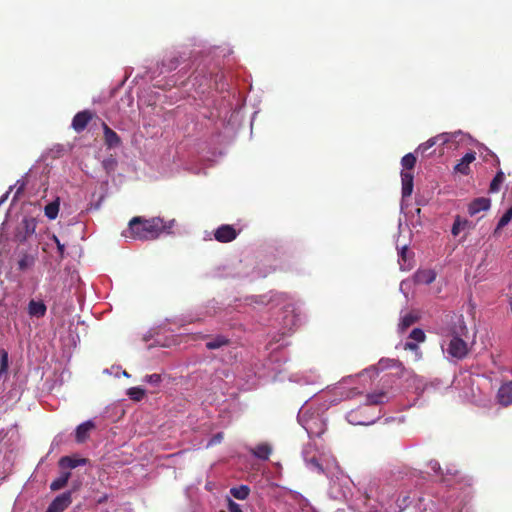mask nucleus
I'll use <instances>...</instances> for the list:
<instances>
[{
	"mask_svg": "<svg viewBox=\"0 0 512 512\" xmlns=\"http://www.w3.org/2000/svg\"><path fill=\"white\" fill-rule=\"evenodd\" d=\"M86 463H87V459H85V458L64 456V457L60 458L58 465L62 470H67V469H74L81 465H85Z\"/></svg>",
	"mask_w": 512,
	"mask_h": 512,
	"instance_id": "nucleus-12",
	"label": "nucleus"
},
{
	"mask_svg": "<svg viewBox=\"0 0 512 512\" xmlns=\"http://www.w3.org/2000/svg\"><path fill=\"white\" fill-rule=\"evenodd\" d=\"M59 207H60L59 199H56L55 201L50 202L44 208L45 216L50 220L56 219V217L58 216Z\"/></svg>",
	"mask_w": 512,
	"mask_h": 512,
	"instance_id": "nucleus-20",
	"label": "nucleus"
},
{
	"mask_svg": "<svg viewBox=\"0 0 512 512\" xmlns=\"http://www.w3.org/2000/svg\"><path fill=\"white\" fill-rule=\"evenodd\" d=\"M230 340L224 336H217L206 343V348L209 350L219 349L225 345H228Z\"/></svg>",
	"mask_w": 512,
	"mask_h": 512,
	"instance_id": "nucleus-22",
	"label": "nucleus"
},
{
	"mask_svg": "<svg viewBox=\"0 0 512 512\" xmlns=\"http://www.w3.org/2000/svg\"><path fill=\"white\" fill-rule=\"evenodd\" d=\"M496 398L498 403L503 407L512 405V380L504 382L499 387Z\"/></svg>",
	"mask_w": 512,
	"mask_h": 512,
	"instance_id": "nucleus-5",
	"label": "nucleus"
},
{
	"mask_svg": "<svg viewBox=\"0 0 512 512\" xmlns=\"http://www.w3.org/2000/svg\"><path fill=\"white\" fill-rule=\"evenodd\" d=\"M416 278L418 282L430 284L435 280L436 275L433 271L427 270L417 273Z\"/></svg>",
	"mask_w": 512,
	"mask_h": 512,
	"instance_id": "nucleus-26",
	"label": "nucleus"
},
{
	"mask_svg": "<svg viewBox=\"0 0 512 512\" xmlns=\"http://www.w3.org/2000/svg\"><path fill=\"white\" fill-rule=\"evenodd\" d=\"M406 252H407V247H403L401 252H400V256L403 260L406 259Z\"/></svg>",
	"mask_w": 512,
	"mask_h": 512,
	"instance_id": "nucleus-39",
	"label": "nucleus"
},
{
	"mask_svg": "<svg viewBox=\"0 0 512 512\" xmlns=\"http://www.w3.org/2000/svg\"><path fill=\"white\" fill-rule=\"evenodd\" d=\"M1 204H2V203L0 202V205H1Z\"/></svg>",
	"mask_w": 512,
	"mask_h": 512,
	"instance_id": "nucleus-44",
	"label": "nucleus"
},
{
	"mask_svg": "<svg viewBox=\"0 0 512 512\" xmlns=\"http://www.w3.org/2000/svg\"><path fill=\"white\" fill-rule=\"evenodd\" d=\"M95 429L93 421L88 420L77 426L75 430V440L77 443H84L88 438L90 432Z\"/></svg>",
	"mask_w": 512,
	"mask_h": 512,
	"instance_id": "nucleus-10",
	"label": "nucleus"
},
{
	"mask_svg": "<svg viewBox=\"0 0 512 512\" xmlns=\"http://www.w3.org/2000/svg\"><path fill=\"white\" fill-rule=\"evenodd\" d=\"M413 174L411 172L403 170L401 172L402 181V197L406 198L411 196L413 192Z\"/></svg>",
	"mask_w": 512,
	"mask_h": 512,
	"instance_id": "nucleus-13",
	"label": "nucleus"
},
{
	"mask_svg": "<svg viewBox=\"0 0 512 512\" xmlns=\"http://www.w3.org/2000/svg\"><path fill=\"white\" fill-rule=\"evenodd\" d=\"M76 490L66 491L57 497L49 504L45 512H64L72 503V493Z\"/></svg>",
	"mask_w": 512,
	"mask_h": 512,
	"instance_id": "nucleus-4",
	"label": "nucleus"
},
{
	"mask_svg": "<svg viewBox=\"0 0 512 512\" xmlns=\"http://www.w3.org/2000/svg\"><path fill=\"white\" fill-rule=\"evenodd\" d=\"M51 239L57 246V250L59 253V259L60 260L64 259L65 245L63 243H61L59 238L54 234L52 235Z\"/></svg>",
	"mask_w": 512,
	"mask_h": 512,
	"instance_id": "nucleus-34",
	"label": "nucleus"
},
{
	"mask_svg": "<svg viewBox=\"0 0 512 512\" xmlns=\"http://www.w3.org/2000/svg\"><path fill=\"white\" fill-rule=\"evenodd\" d=\"M361 412V409H359L358 411L356 412H352L349 414V421L351 423H354V424H359V425H369L371 423H373L374 421L373 420H368V421H365V420H358L357 419V414Z\"/></svg>",
	"mask_w": 512,
	"mask_h": 512,
	"instance_id": "nucleus-33",
	"label": "nucleus"
},
{
	"mask_svg": "<svg viewBox=\"0 0 512 512\" xmlns=\"http://www.w3.org/2000/svg\"><path fill=\"white\" fill-rule=\"evenodd\" d=\"M127 395L133 401H141L145 395V390L141 387H131L127 390Z\"/></svg>",
	"mask_w": 512,
	"mask_h": 512,
	"instance_id": "nucleus-27",
	"label": "nucleus"
},
{
	"mask_svg": "<svg viewBox=\"0 0 512 512\" xmlns=\"http://www.w3.org/2000/svg\"><path fill=\"white\" fill-rule=\"evenodd\" d=\"M37 222L35 218L25 216L17 226L14 238L18 242H25L32 234L35 233Z\"/></svg>",
	"mask_w": 512,
	"mask_h": 512,
	"instance_id": "nucleus-2",
	"label": "nucleus"
},
{
	"mask_svg": "<svg viewBox=\"0 0 512 512\" xmlns=\"http://www.w3.org/2000/svg\"><path fill=\"white\" fill-rule=\"evenodd\" d=\"M504 179H505L504 173L502 171H498L490 183L489 191L491 193L498 192L500 190V187H501Z\"/></svg>",
	"mask_w": 512,
	"mask_h": 512,
	"instance_id": "nucleus-24",
	"label": "nucleus"
},
{
	"mask_svg": "<svg viewBox=\"0 0 512 512\" xmlns=\"http://www.w3.org/2000/svg\"><path fill=\"white\" fill-rule=\"evenodd\" d=\"M404 348L406 350H417L418 349V345L415 342H406L405 345H404Z\"/></svg>",
	"mask_w": 512,
	"mask_h": 512,
	"instance_id": "nucleus-38",
	"label": "nucleus"
},
{
	"mask_svg": "<svg viewBox=\"0 0 512 512\" xmlns=\"http://www.w3.org/2000/svg\"><path fill=\"white\" fill-rule=\"evenodd\" d=\"M230 494L238 500H245L250 494V488L247 485L232 487L230 489Z\"/></svg>",
	"mask_w": 512,
	"mask_h": 512,
	"instance_id": "nucleus-19",
	"label": "nucleus"
},
{
	"mask_svg": "<svg viewBox=\"0 0 512 512\" xmlns=\"http://www.w3.org/2000/svg\"><path fill=\"white\" fill-rule=\"evenodd\" d=\"M470 227V222L466 219H462L460 216H456L452 225L451 233L453 236H457L460 232Z\"/></svg>",
	"mask_w": 512,
	"mask_h": 512,
	"instance_id": "nucleus-21",
	"label": "nucleus"
},
{
	"mask_svg": "<svg viewBox=\"0 0 512 512\" xmlns=\"http://www.w3.org/2000/svg\"><path fill=\"white\" fill-rule=\"evenodd\" d=\"M35 263V258L32 255L24 254L18 261V269L25 271L32 267Z\"/></svg>",
	"mask_w": 512,
	"mask_h": 512,
	"instance_id": "nucleus-25",
	"label": "nucleus"
},
{
	"mask_svg": "<svg viewBox=\"0 0 512 512\" xmlns=\"http://www.w3.org/2000/svg\"><path fill=\"white\" fill-rule=\"evenodd\" d=\"M387 400V394L384 391L369 393L366 396V405H379Z\"/></svg>",
	"mask_w": 512,
	"mask_h": 512,
	"instance_id": "nucleus-18",
	"label": "nucleus"
},
{
	"mask_svg": "<svg viewBox=\"0 0 512 512\" xmlns=\"http://www.w3.org/2000/svg\"><path fill=\"white\" fill-rule=\"evenodd\" d=\"M401 164L405 170H412L416 164V157L414 154L408 153L402 157Z\"/></svg>",
	"mask_w": 512,
	"mask_h": 512,
	"instance_id": "nucleus-29",
	"label": "nucleus"
},
{
	"mask_svg": "<svg viewBox=\"0 0 512 512\" xmlns=\"http://www.w3.org/2000/svg\"><path fill=\"white\" fill-rule=\"evenodd\" d=\"M70 477H71V473L69 471H63L58 478H56L55 480H53L51 482L50 489L52 491L61 490L62 488H64L67 485Z\"/></svg>",
	"mask_w": 512,
	"mask_h": 512,
	"instance_id": "nucleus-17",
	"label": "nucleus"
},
{
	"mask_svg": "<svg viewBox=\"0 0 512 512\" xmlns=\"http://www.w3.org/2000/svg\"><path fill=\"white\" fill-rule=\"evenodd\" d=\"M446 350L451 357L456 359L465 358L469 352L468 344L460 336H453Z\"/></svg>",
	"mask_w": 512,
	"mask_h": 512,
	"instance_id": "nucleus-3",
	"label": "nucleus"
},
{
	"mask_svg": "<svg viewBox=\"0 0 512 512\" xmlns=\"http://www.w3.org/2000/svg\"><path fill=\"white\" fill-rule=\"evenodd\" d=\"M238 233L235 228L231 225H221L214 232V237L217 241L227 243L233 241L237 237Z\"/></svg>",
	"mask_w": 512,
	"mask_h": 512,
	"instance_id": "nucleus-7",
	"label": "nucleus"
},
{
	"mask_svg": "<svg viewBox=\"0 0 512 512\" xmlns=\"http://www.w3.org/2000/svg\"><path fill=\"white\" fill-rule=\"evenodd\" d=\"M409 338L414 340L415 342H424L425 341V333L422 329L420 328H414L410 335H409Z\"/></svg>",
	"mask_w": 512,
	"mask_h": 512,
	"instance_id": "nucleus-31",
	"label": "nucleus"
},
{
	"mask_svg": "<svg viewBox=\"0 0 512 512\" xmlns=\"http://www.w3.org/2000/svg\"><path fill=\"white\" fill-rule=\"evenodd\" d=\"M511 220H512V207L507 209L506 212L499 219L498 224L494 230V235H499L501 229H503Z\"/></svg>",
	"mask_w": 512,
	"mask_h": 512,
	"instance_id": "nucleus-23",
	"label": "nucleus"
},
{
	"mask_svg": "<svg viewBox=\"0 0 512 512\" xmlns=\"http://www.w3.org/2000/svg\"><path fill=\"white\" fill-rule=\"evenodd\" d=\"M104 143L108 148L118 147L121 144V138L105 122L102 123Z\"/></svg>",
	"mask_w": 512,
	"mask_h": 512,
	"instance_id": "nucleus-11",
	"label": "nucleus"
},
{
	"mask_svg": "<svg viewBox=\"0 0 512 512\" xmlns=\"http://www.w3.org/2000/svg\"><path fill=\"white\" fill-rule=\"evenodd\" d=\"M476 159V152L471 151L466 153L460 161L455 165L454 170L462 175L470 173V164Z\"/></svg>",
	"mask_w": 512,
	"mask_h": 512,
	"instance_id": "nucleus-8",
	"label": "nucleus"
},
{
	"mask_svg": "<svg viewBox=\"0 0 512 512\" xmlns=\"http://www.w3.org/2000/svg\"><path fill=\"white\" fill-rule=\"evenodd\" d=\"M179 59L176 56H171L165 60H163L162 65L167 68V70L171 71L177 68L179 65Z\"/></svg>",
	"mask_w": 512,
	"mask_h": 512,
	"instance_id": "nucleus-32",
	"label": "nucleus"
},
{
	"mask_svg": "<svg viewBox=\"0 0 512 512\" xmlns=\"http://www.w3.org/2000/svg\"><path fill=\"white\" fill-rule=\"evenodd\" d=\"M175 226V220L165 221L161 217H152L149 219L141 216L133 217L128 223V229L123 235L134 240H154L162 233H172Z\"/></svg>",
	"mask_w": 512,
	"mask_h": 512,
	"instance_id": "nucleus-1",
	"label": "nucleus"
},
{
	"mask_svg": "<svg viewBox=\"0 0 512 512\" xmlns=\"http://www.w3.org/2000/svg\"><path fill=\"white\" fill-rule=\"evenodd\" d=\"M107 498H108V496H107V495H104V496H102V497H100V498L98 499L97 503H98V504H102V503H104V502H106V501H107Z\"/></svg>",
	"mask_w": 512,
	"mask_h": 512,
	"instance_id": "nucleus-40",
	"label": "nucleus"
},
{
	"mask_svg": "<svg viewBox=\"0 0 512 512\" xmlns=\"http://www.w3.org/2000/svg\"><path fill=\"white\" fill-rule=\"evenodd\" d=\"M222 439H223V433H221V432H220V433H217V434H215V435L211 438V440H210L209 444L211 445V444H217V443H220V442L222 441Z\"/></svg>",
	"mask_w": 512,
	"mask_h": 512,
	"instance_id": "nucleus-37",
	"label": "nucleus"
},
{
	"mask_svg": "<svg viewBox=\"0 0 512 512\" xmlns=\"http://www.w3.org/2000/svg\"><path fill=\"white\" fill-rule=\"evenodd\" d=\"M9 192H6L2 197L0 198V202L3 203L7 200Z\"/></svg>",
	"mask_w": 512,
	"mask_h": 512,
	"instance_id": "nucleus-41",
	"label": "nucleus"
},
{
	"mask_svg": "<svg viewBox=\"0 0 512 512\" xmlns=\"http://www.w3.org/2000/svg\"><path fill=\"white\" fill-rule=\"evenodd\" d=\"M438 141H441L442 144H445L448 141L446 134H440V135L430 138L426 142L420 144L417 151H420L422 154H424L431 147H433Z\"/></svg>",
	"mask_w": 512,
	"mask_h": 512,
	"instance_id": "nucleus-15",
	"label": "nucleus"
},
{
	"mask_svg": "<svg viewBox=\"0 0 512 512\" xmlns=\"http://www.w3.org/2000/svg\"><path fill=\"white\" fill-rule=\"evenodd\" d=\"M47 308L43 301L31 300L28 304V313L31 317L41 318L46 314Z\"/></svg>",
	"mask_w": 512,
	"mask_h": 512,
	"instance_id": "nucleus-14",
	"label": "nucleus"
},
{
	"mask_svg": "<svg viewBox=\"0 0 512 512\" xmlns=\"http://www.w3.org/2000/svg\"><path fill=\"white\" fill-rule=\"evenodd\" d=\"M491 207V200L486 197L475 198L468 206V213L471 216L478 214L481 211H487Z\"/></svg>",
	"mask_w": 512,
	"mask_h": 512,
	"instance_id": "nucleus-9",
	"label": "nucleus"
},
{
	"mask_svg": "<svg viewBox=\"0 0 512 512\" xmlns=\"http://www.w3.org/2000/svg\"><path fill=\"white\" fill-rule=\"evenodd\" d=\"M227 508L229 512H243L241 506L231 499H228Z\"/></svg>",
	"mask_w": 512,
	"mask_h": 512,
	"instance_id": "nucleus-36",
	"label": "nucleus"
},
{
	"mask_svg": "<svg viewBox=\"0 0 512 512\" xmlns=\"http://www.w3.org/2000/svg\"><path fill=\"white\" fill-rule=\"evenodd\" d=\"M144 381L152 384V385H159L162 381V377L160 374L154 373L150 375H146L144 378Z\"/></svg>",
	"mask_w": 512,
	"mask_h": 512,
	"instance_id": "nucleus-35",
	"label": "nucleus"
},
{
	"mask_svg": "<svg viewBox=\"0 0 512 512\" xmlns=\"http://www.w3.org/2000/svg\"><path fill=\"white\" fill-rule=\"evenodd\" d=\"M437 468H440L439 464L437 462H435L433 465H432V469L433 470H436Z\"/></svg>",
	"mask_w": 512,
	"mask_h": 512,
	"instance_id": "nucleus-42",
	"label": "nucleus"
},
{
	"mask_svg": "<svg viewBox=\"0 0 512 512\" xmlns=\"http://www.w3.org/2000/svg\"><path fill=\"white\" fill-rule=\"evenodd\" d=\"M417 316H415L414 314L412 313H407L405 314L402 318H401V321H400V329L401 330H406L407 328H409L411 325H413L416 321H417Z\"/></svg>",
	"mask_w": 512,
	"mask_h": 512,
	"instance_id": "nucleus-28",
	"label": "nucleus"
},
{
	"mask_svg": "<svg viewBox=\"0 0 512 512\" xmlns=\"http://www.w3.org/2000/svg\"><path fill=\"white\" fill-rule=\"evenodd\" d=\"M93 116L94 114L89 110L78 112L72 119V128L78 133L82 132L85 130Z\"/></svg>",
	"mask_w": 512,
	"mask_h": 512,
	"instance_id": "nucleus-6",
	"label": "nucleus"
},
{
	"mask_svg": "<svg viewBox=\"0 0 512 512\" xmlns=\"http://www.w3.org/2000/svg\"><path fill=\"white\" fill-rule=\"evenodd\" d=\"M23 188H24V185L22 184V185L19 187V189H18V191H17V194H19V193L23 190Z\"/></svg>",
	"mask_w": 512,
	"mask_h": 512,
	"instance_id": "nucleus-43",
	"label": "nucleus"
},
{
	"mask_svg": "<svg viewBox=\"0 0 512 512\" xmlns=\"http://www.w3.org/2000/svg\"><path fill=\"white\" fill-rule=\"evenodd\" d=\"M307 465L309 468L313 471H316L319 474H325L328 475V473L325 471L323 465L319 462V460L316 457H312L307 461Z\"/></svg>",
	"mask_w": 512,
	"mask_h": 512,
	"instance_id": "nucleus-30",
	"label": "nucleus"
},
{
	"mask_svg": "<svg viewBox=\"0 0 512 512\" xmlns=\"http://www.w3.org/2000/svg\"><path fill=\"white\" fill-rule=\"evenodd\" d=\"M251 452L255 457L261 460H268L272 453V448L269 444L261 443L252 449Z\"/></svg>",
	"mask_w": 512,
	"mask_h": 512,
	"instance_id": "nucleus-16",
	"label": "nucleus"
}]
</instances>
